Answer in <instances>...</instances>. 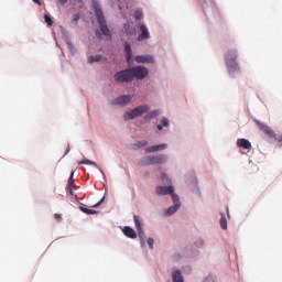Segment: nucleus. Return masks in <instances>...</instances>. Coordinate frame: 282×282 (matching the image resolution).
Masks as SVG:
<instances>
[{
    "label": "nucleus",
    "instance_id": "f257e3e1",
    "mask_svg": "<svg viewBox=\"0 0 282 282\" xmlns=\"http://www.w3.org/2000/svg\"><path fill=\"white\" fill-rule=\"evenodd\" d=\"M225 61L228 68L229 74H235L236 72H239V64L237 63V51L236 50H229L225 54Z\"/></svg>",
    "mask_w": 282,
    "mask_h": 282
},
{
    "label": "nucleus",
    "instance_id": "f03ea898",
    "mask_svg": "<svg viewBox=\"0 0 282 282\" xmlns=\"http://www.w3.org/2000/svg\"><path fill=\"white\" fill-rule=\"evenodd\" d=\"M94 8L101 33L104 34V36H111V31H109V28L107 26V21L105 20V13H102V8H100L99 4H94Z\"/></svg>",
    "mask_w": 282,
    "mask_h": 282
},
{
    "label": "nucleus",
    "instance_id": "7ed1b4c3",
    "mask_svg": "<svg viewBox=\"0 0 282 282\" xmlns=\"http://www.w3.org/2000/svg\"><path fill=\"white\" fill-rule=\"evenodd\" d=\"M149 106H138L137 108L128 111L124 116V120H134V118H138L140 116H144V113L149 112Z\"/></svg>",
    "mask_w": 282,
    "mask_h": 282
},
{
    "label": "nucleus",
    "instance_id": "20e7f679",
    "mask_svg": "<svg viewBox=\"0 0 282 282\" xmlns=\"http://www.w3.org/2000/svg\"><path fill=\"white\" fill-rule=\"evenodd\" d=\"M115 80L117 83H131V80H133V75L131 73V68L116 73Z\"/></svg>",
    "mask_w": 282,
    "mask_h": 282
},
{
    "label": "nucleus",
    "instance_id": "39448f33",
    "mask_svg": "<svg viewBox=\"0 0 282 282\" xmlns=\"http://www.w3.org/2000/svg\"><path fill=\"white\" fill-rule=\"evenodd\" d=\"M130 72L132 73V78H137L138 80H144L149 76V68L144 66L132 67Z\"/></svg>",
    "mask_w": 282,
    "mask_h": 282
},
{
    "label": "nucleus",
    "instance_id": "423d86ee",
    "mask_svg": "<svg viewBox=\"0 0 282 282\" xmlns=\"http://www.w3.org/2000/svg\"><path fill=\"white\" fill-rule=\"evenodd\" d=\"M164 162H166V155L164 154H159L156 156H144L142 160V163L147 166L151 164H164Z\"/></svg>",
    "mask_w": 282,
    "mask_h": 282
},
{
    "label": "nucleus",
    "instance_id": "0eeeda50",
    "mask_svg": "<svg viewBox=\"0 0 282 282\" xmlns=\"http://www.w3.org/2000/svg\"><path fill=\"white\" fill-rule=\"evenodd\" d=\"M254 122H256L258 129H260V131H262V133H265V135H268V138H273L274 140H276V134L274 133V130L270 129V127H268V124L259 121L258 119H254Z\"/></svg>",
    "mask_w": 282,
    "mask_h": 282
},
{
    "label": "nucleus",
    "instance_id": "6e6552de",
    "mask_svg": "<svg viewBox=\"0 0 282 282\" xmlns=\"http://www.w3.org/2000/svg\"><path fill=\"white\" fill-rule=\"evenodd\" d=\"M156 195H171L175 193L173 185L170 186H156Z\"/></svg>",
    "mask_w": 282,
    "mask_h": 282
},
{
    "label": "nucleus",
    "instance_id": "1a4fd4ad",
    "mask_svg": "<svg viewBox=\"0 0 282 282\" xmlns=\"http://www.w3.org/2000/svg\"><path fill=\"white\" fill-rule=\"evenodd\" d=\"M135 228L139 235V238L141 239V243H144V238L147 237L144 235V230L142 229V225L140 224V218H138L137 215L133 216Z\"/></svg>",
    "mask_w": 282,
    "mask_h": 282
},
{
    "label": "nucleus",
    "instance_id": "9d476101",
    "mask_svg": "<svg viewBox=\"0 0 282 282\" xmlns=\"http://www.w3.org/2000/svg\"><path fill=\"white\" fill-rule=\"evenodd\" d=\"M132 98L133 96L131 95H122L115 99V104L119 105L120 107H124V105H129V102H131Z\"/></svg>",
    "mask_w": 282,
    "mask_h": 282
},
{
    "label": "nucleus",
    "instance_id": "9b49d317",
    "mask_svg": "<svg viewBox=\"0 0 282 282\" xmlns=\"http://www.w3.org/2000/svg\"><path fill=\"white\" fill-rule=\"evenodd\" d=\"M139 30H140L141 34L138 36V41H147V39H149L151 36L147 25L141 24Z\"/></svg>",
    "mask_w": 282,
    "mask_h": 282
},
{
    "label": "nucleus",
    "instance_id": "f8f14e48",
    "mask_svg": "<svg viewBox=\"0 0 282 282\" xmlns=\"http://www.w3.org/2000/svg\"><path fill=\"white\" fill-rule=\"evenodd\" d=\"M135 63H149L153 64L155 63V59H153V56L151 55H138L134 57Z\"/></svg>",
    "mask_w": 282,
    "mask_h": 282
},
{
    "label": "nucleus",
    "instance_id": "ddd939ff",
    "mask_svg": "<svg viewBox=\"0 0 282 282\" xmlns=\"http://www.w3.org/2000/svg\"><path fill=\"white\" fill-rule=\"evenodd\" d=\"M169 145L166 143H162L159 145H152L145 149V153H158V151H164Z\"/></svg>",
    "mask_w": 282,
    "mask_h": 282
},
{
    "label": "nucleus",
    "instance_id": "4468645a",
    "mask_svg": "<svg viewBox=\"0 0 282 282\" xmlns=\"http://www.w3.org/2000/svg\"><path fill=\"white\" fill-rule=\"evenodd\" d=\"M237 147H239V149L250 151V149H252V143H250L248 139H238Z\"/></svg>",
    "mask_w": 282,
    "mask_h": 282
},
{
    "label": "nucleus",
    "instance_id": "2eb2a0df",
    "mask_svg": "<svg viewBox=\"0 0 282 282\" xmlns=\"http://www.w3.org/2000/svg\"><path fill=\"white\" fill-rule=\"evenodd\" d=\"M123 234L126 235V237H129V239H135L138 237L135 230L129 226L123 228Z\"/></svg>",
    "mask_w": 282,
    "mask_h": 282
},
{
    "label": "nucleus",
    "instance_id": "dca6fc26",
    "mask_svg": "<svg viewBox=\"0 0 282 282\" xmlns=\"http://www.w3.org/2000/svg\"><path fill=\"white\" fill-rule=\"evenodd\" d=\"M124 52H126L127 63H129V61H131L133 56V53L131 51V44H129V42L124 43Z\"/></svg>",
    "mask_w": 282,
    "mask_h": 282
},
{
    "label": "nucleus",
    "instance_id": "f3484780",
    "mask_svg": "<svg viewBox=\"0 0 282 282\" xmlns=\"http://www.w3.org/2000/svg\"><path fill=\"white\" fill-rule=\"evenodd\" d=\"M172 281L173 282H184V276H182L181 270H176L172 273Z\"/></svg>",
    "mask_w": 282,
    "mask_h": 282
},
{
    "label": "nucleus",
    "instance_id": "a211bd4d",
    "mask_svg": "<svg viewBox=\"0 0 282 282\" xmlns=\"http://www.w3.org/2000/svg\"><path fill=\"white\" fill-rule=\"evenodd\" d=\"M72 184H74V172L70 173L66 187L67 193L74 197V189H72Z\"/></svg>",
    "mask_w": 282,
    "mask_h": 282
},
{
    "label": "nucleus",
    "instance_id": "6ab92c4d",
    "mask_svg": "<svg viewBox=\"0 0 282 282\" xmlns=\"http://www.w3.org/2000/svg\"><path fill=\"white\" fill-rule=\"evenodd\" d=\"M220 228H223V230H227L228 229V220H226V216L224 215V213H220Z\"/></svg>",
    "mask_w": 282,
    "mask_h": 282
},
{
    "label": "nucleus",
    "instance_id": "aec40b11",
    "mask_svg": "<svg viewBox=\"0 0 282 282\" xmlns=\"http://www.w3.org/2000/svg\"><path fill=\"white\" fill-rule=\"evenodd\" d=\"M160 113H161L160 110H153L144 117V120H153V118H158Z\"/></svg>",
    "mask_w": 282,
    "mask_h": 282
},
{
    "label": "nucleus",
    "instance_id": "412c9836",
    "mask_svg": "<svg viewBox=\"0 0 282 282\" xmlns=\"http://www.w3.org/2000/svg\"><path fill=\"white\" fill-rule=\"evenodd\" d=\"M178 208H180V204L171 206L170 208L166 209V215H169V216L175 215V213H177Z\"/></svg>",
    "mask_w": 282,
    "mask_h": 282
},
{
    "label": "nucleus",
    "instance_id": "4be33fe9",
    "mask_svg": "<svg viewBox=\"0 0 282 282\" xmlns=\"http://www.w3.org/2000/svg\"><path fill=\"white\" fill-rule=\"evenodd\" d=\"M164 127H169V119H166V118H162L161 124H158V126H156V129H158L159 131H162V129H163Z\"/></svg>",
    "mask_w": 282,
    "mask_h": 282
},
{
    "label": "nucleus",
    "instance_id": "5701e85b",
    "mask_svg": "<svg viewBox=\"0 0 282 282\" xmlns=\"http://www.w3.org/2000/svg\"><path fill=\"white\" fill-rule=\"evenodd\" d=\"M79 210H82V213H85V215H96V210L94 209H89L87 207H79Z\"/></svg>",
    "mask_w": 282,
    "mask_h": 282
},
{
    "label": "nucleus",
    "instance_id": "b1692460",
    "mask_svg": "<svg viewBox=\"0 0 282 282\" xmlns=\"http://www.w3.org/2000/svg\"><path fill=\"white\" fill-rule=\"evenodd\" d=\"M99 61H102L101 55H96V56H89L88 62L91 63H99Z\"/></svg>",
    "mask_w": 282,
    "mask_h": 282
},
{
    "label": "nucleus",
    "instance_id": "393cba45",
    "mask_svg": "<svg viewBox=\"0 0 282 282\" xmlns=\"http://www.w3.org/2000/svg\"><path fill=\"white\" fill-rule=\"evenodd\" d=\"M123 32H124V34H128V35L133 34V32L131 31V24L126 23V24L123 25Z\"/></svg>",
    "mask_w": 282,
    "mask_h": 282
},
{
    "label": "nucleus",
    "instance_id": "a878e982",
    "mask_svg": "<svg viewBox=\"0 0 282 282\" xmlns=\"http://www.w3.org/2000/svg\"><path fill=\"white\" fill-rule=\"evenodd\" d=\"M44 21H45V23H47L48 28H52V25H54V21L52 20V18L48 14L44 15Z\"/></svg>",
    "mask_w": 282,
    "mask_h": 282
},
{
    "label": "nucleus",
    "instance_id": "bb28decb",
    "mask_svg": "<svg viewBox=\"0 0 282 282\" xmlns=\"http://www.w3.org/2000/svg\"><path fill=\"white\" fill-rule=\"evenodd\" d=\"M147 144H149L148 141H141V142H138L133 145V149H142V147H147Z\"/></svg>",
    "mask_w": 282,
    "mask_h": 282
},
{
    "label": "nucleus",
    "instance_id": "cd10ccee",
    "mask_svg": "<svg viewBox=\"0 0 282 282\" xmlns=\"http://www.w3.org/2000/svg\"><path fill=\"white\" fill-rule=\"evenodd\" d=\"M161 180L163 181V184H171V180L166 176V173H161Z\"/></svg>",
    "mask_w": 282,
    "mask_h": 282
},
{
    "label": "nucleus",
    "instance_id": "c85d7f7f",
    "mask_svg": "<svg viewBox=\"0 0 282 282\" xmlns=\"http://www.w3.org/2000/svg\"><path fill=\"white\" fill-rule=\"evenodd\" d=\"M78 164H88L90 166H97L96 162L89 160L79 161Z\"/></svg>",
    "mask_w": 282,
    "mask_h": 282
},
{
    "label": "nucleus",
    "instance_id": "c756f323",
    "mask_svg": "<svg viewBox=\"0 0 282 282\" xmlns=\"http://www.w3.org/2000/svg\"><path fill=\"white\" fill-rule=\"evenodd\" d=\"M170 195H172V200H173L174 205L180 204V196H177V194H175V193L173 192V193L170 194Z\"/></svg>",
    "mask_w": 282,
    "mask_h": 282
},
{
    "label": "nucleus",
    "instance_id": "7c9ffc66",
    "mask_svg": "<svg viewBox=\"0 0 282 282\" xmlns=\"http://www.w3.org/2000/svg\"><path fill=\"white\" fill-rule=\"evenodd\" d=\"M142 17H143L142 11H140V10L134 11V19L137 21H140V19H142Z\"/></svg>",
    "mask_w": 282,
    "mask_h": 282
},
{
    "label": "nucleus",
    "instance_id": "2f4dec72",
    "mask_svg": "<svg viewBox=\"0 0 282 282\" xmlns=\"http://www.w3.org/2000/svg\"><path fill=\"white\" fill-rule=\"evenodd\" d=\"M78 21H80V15H79L78 13H75V14L73 15L72 22H73V23H78Z\"/></svg>",
    "mask_w": 282,
    "mask_h": 282
},
{
    "label": "nucleus",
    "instance_id": "473e14b6",
    "mask_svg": "<svg viewBox=\"0 0 282 282\" xmlns=\"http://www.w3.org/2000/svg\"><path fill=\"white\" fill-rule=\"evenodd\" d=\"M153 243H155V240H153V238H149L148 246H149L150 250H153Z\"/></svg>",
    "mask_w": 282,
    "mask_h": 282
},
{
    "label": "nucleus",
    "instance_id": "72a5a7b5",
    "mask_svg": "<svg viewBox=\"0 0 282 282\" xmlns=\"http://www.w3.org/2000/svg\"><path fill=\"white\" fill-rule=\"evenodd\" d=\"M204 282H215V278H213V275H209L205 279Z\"/></svg>",
    "mask_w": 282,
    "mask_h": 282
},
{
    "label": "nucleus",
    "instance_id": "f704fd0d",
    "mask_svg": "<svg viewBox=\"0 0 282 282\" xmlns=\"http://www.w3.org/2000/svg\"><path fill=\"white\" fill-rule=\"evenodd\" d=\"M276 142H278V147H282V135L275 138Z\"/></svg>",
    "mask_w": 282,
    "mask_h": 282
},
{
    "label": "nucleus",
    "instance_id": "c9c22d12",
    "mask_svg": "<svg viewBox=\"0 0 282 282\" xmlns=\"http://www.w3.org/2000/svg\"><path fill=\"white\" fill-rule=\"evenodd\" d=\"M102 202H105V197L101 198V200H100L99 203L95 204V205L93 206V208H98V207L100 206V204H102Z\"/></svg>",
    "mask_w": 282,
    "mask_h": 282
},
{
    "label": "nucleus",
    "instance_id": "e433bc0d",
    "mask_svg": "<svg viewBox=\"0 0 282 282\" xmlns=\"http://www.w3.org/2000/svg\"><path fill=\"white\" fill-rule=\"evenodd\" d=\"M54 217H55V219H57V221H61V219H63V217L61 216V214H55Z\"/></svg>",
    "mask_w": 282,
    "mask_h": 282
},
{
    "label": "nucleus",
    "instance_id": "4c0bfd02",
    "mask_svg": "<svg viewBox=\"0 0 282 282\" xmlns=\"http://www.w3.org/2000/svg\"><path fill=\"white\" fill-rule=\"evenodd\" d=\"M61 6H65L67 3V0H57Z\"/></svg>",
    "mask_w": 282,
    "mask_h": 282
},
{
    "label": "nucleus",
    "instance_id": "58836bf2",
    "mask_svg": "<svg viewBox=\"0 0 282 282\" xmlns=\"http://www.w3.org/2000/svg\"><path fill=\"white\" fill-rule=\"evenodd\" d=\"M34 3H37V6H41V0H33Z\"/></svg>",
    "mask_w": 282,
    "mask_h": 282
},
{
    "label": "nucleus",
    "instance_id": "ea45409f",
    "mask_svg": "<svg viewBox=\"0 0 282 282\" xmlns=\"http://www.w3.org/2000/svg\"><path fill=\"white\" fill-rule=\"evenodd\" d=\"M226 213H227L228 217H230V212H229L228 207H226Z\"/></svg>",
    "mask_w": 282,
    "mask_h": 282
},
{
    "label": "nucleus",
    "instance_id": "a19ab883",
    "mask_svg": "<svg viewBox=\"0 0 282 282\" xmlns=\"http://www.w3.org/2000/svg\"><path fill=\"white\" fill-rule=\"evenodd\" d=\"M67 153H69V148H67L65 155H67Z\"/></svg>",
    "mask_w": 282,
    "mask_h": 282
},
{
    "label": "nucleus",
    "instance_id": "79ce46f5",
    "mask_svg": "<svg viewBox=\"0 0 282 282\" xmlns=\"http://www.w3.org/2000/svg\"><path fill=\"white\" fill-rule=\"evenodd\" d=\"M96 34H97L98 36H100V32L97 31Z\"/></svg>",
    "mask_w": 282,
    "mask_h": 282
}]
</instances>
